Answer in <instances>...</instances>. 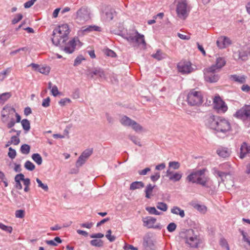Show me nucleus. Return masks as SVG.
<instances>
[{
    "label": "nucleus",
    "mask_w": 250,
    "mask_h": 250,
    "mask_svg": "<svg viewBox=\"0 0 250 250\" xmlns=\"http://www.w3.org/2000/svg\"><path fill=\"white\" fill-rule=\"evenodd\" d=\"M213 107L219 112H225L228 109V107L225 102L218 96H215L213 99Z\"/></svg>",
    "instance_id": "obj_14"
},
{
    "label": "nucleus",
    "mask_w": 250,
    "mask_h": 250,
    "mask_svg": "<svg viewBox=\"0 0 250 250\" xmlns=\"http://www.w3.org/2000/svg\"><path fill=\"white\" fill-rule=\"evenodd\" d=\"M86 75L91 78H93L94 76H98L101 78L105 77L104 71L100 67H95L92 69L88 70L86 72Z\"/></svg>",
    "instance_id": "obj_15"
},
{
    "label": "nucleus",
    "mask_w": 250,
    "mask_h": 250,
    "mask_svg": "<svg viewBox=\"0 0 250 250\" xmlns=\"http://www.w3.org/2000/svg\"><path fill=\"white\" fill-rule=\"evenodd\" d=\"M130 127L136 132H139L143 130V127L134 120Z\"/></svg>",
    "instance_id": "obj_35"
},
{
    "label": "nucleus",
    "mask_w": 250,
    "mask_h": 250,
    "mask_svg": "<svg viewBox=\"0 0 250 250\" xmlns=\"http://www.w3.org/2000/svg\"><path fill=\"white\" fill-rule=\"evenodd\" d=\"M171 212L174 214L179 215L181 218L185 216L184 210L177 206H174L171 209Z\"/></svg>",
    "instance_id": "obj_25"
},
{
    "label": "nucleus",
    "mask_w": 250,
    "mask_h": 250,
    "mask_svg": "<svg viewBox=\"0 0 250 250\" xmlns=\"http://www.w3.org/2000/svg\"><path fill=\"white\" fill-rule=\"evenodd\" d=\"M150 171V168L149 167H146L143 170H139L138 173L140 175H145L147 174V173Z\"/></svg>",
    "instance_id": "obj_63"
},
{
    "label": "nucleus",
    "mask_w": 250,
    "mask_h": 250,
    "mask_svg": "<svg viewBox=\"0 0 250 250\" xmlns=\"http://www.w3.org/2000/svg\"><path fill=\"white\" fill-rule=\"evenodd\" d=\"M156 207L158 209L163 211H167L168 208L167 205L166 203L161 202L157 203Z\"/></svg>",
    "instance_id": "obj_37"
},
{
    "label": "nucleus",
    "mask_w": 250,
    "mask_h": 250,
    "mask_svg": "<svg viewBox=\"0 0 250 250\" xmlns=\"http://www.w3.org/2000/svg\"><path fill=\"white\" fill-rule=\"evenodd\" d=\"M82 31L83 32H90L92 31H100L101 28L96 25H90L88 27H83L82 28Z\"/></svg>",
    "instance_id": "obj_28"
},
{
    "label": "nucleus",
    "mask_w": 250,
    "mask_h": 250,
    "mask_svg": "<svg viewBox=\"0 0 250 250\" xmlns=\"http://www.w3.org/2000/svg\"><path fill=\"white\" fill-rule=\"evenodd\" d=\"M226 64V61L223 58L219 57L216 59V63L215 64L212 65L211 66H214L215 69L219 71L220 69L223 67Z\"/></svg>",
    "instance_id": "obj_22"
},
{
    "label": "nucleus",
    "mask_w": 250,
    "mask_h": 250,
    "mask_svg": "<svg viewBox=\"0 0 250 250\" xmlns=\"http://www.w3.org/2000/svg\"><path fill=\"white\" fill-rule=\"evenodd\" d=\"M234 116L242 120H250V104H245L241 109L237 110Z\"/></svg>",
    "instance_id": "obj_11"
},
{
    "label": "nucleus",
    "mask_w": 250,
    "mask_h": 250,
    "mask_svg": "<svg viewBox=\"0 0 250 250\" xmlns=\"http://www.w3.org/2000/svg\"><path fill=\"white\" fill-rule=\"evenodd\" d=\"M71 102V101L69 98H63L59 102V104L61 106H65L67 104H69Z\"/></svg>",
    "instance_id": "obj_56"
},
{
    "label": "nucleus",
    "mask_w": 250,
    "mask_h": 250,
    "mask_svg": "<svg viewBox=\"0 0 250 250\" xmlns=\"http://www.w3.org/2000/svg\"><path fill=\"white\" fill-rule=\"evenodd\" d=\"M240 232L243 236V240L245 242L249 244V245H250V237L248 236L247 233L242 230H240Z\"/></svg>",
    "instance_id": "obj_42"
},
{
    "label": "nucleus",
    "mask_w": 250,
    "mask_h": 250,
    "mask_svg": "<svg viewBox=\"0 0 250 250\" xmlns=\"http://www.w3.org/2000/svg\"><path fill=\"white\" fill-rule=\"evenodd\" d=\"M32 158L38 165H41L42 162L41 156L38 153H34L32 155Z\"/></svg>",
    "instance_id": "obj_33"
},
{
    "label": "nucleus",
    "mask_w": 250,
    "mask_h": 250,
    "mask_svg": "<svg viewBox=\"0 0 250 250\" xmlns=\"http://www.w3.org/2000/svg\"><path fill=\"white\" fill-rule=\"evenodd\" d=\"M192 206L195 209L201 213H205L207 211V208L204 205H200L197 203H193Z\"/></svg>",
    "instance_id": "obj_30"
},
{
    "label": "nucleus",
    "mask_w": 250,
    "mask_h": 250,
    "mask_svg": "<svg viewBox=\"0 0 250 250\" xmlns=\"http://www.w3.org/2000/svg\"><path fill=\"white\" fill-rule=\"evenodd\" d=\"M180 167V164L178 162L172 161L168 163V169L172 168L174 170L178 169Z\"/></svg>",
    "instance_id": "obj_38"
},
{
    "label": "nucleus",
    "mask_w": 250,
    "mask_h": 250,
    "mask_svg": "<svg viewBox=\"0 0 250 250\" xmlns=\"http://www.w3.org/2000/svg\"><path fill=\"white\" fill-rule=\"evenodd\" d=\"M190 9L187 0H179L176 5L177 16L182 20H185L188 16Z\"/></svg>",
    "instance_id": "obj_5"
},
{
    "label": "nucleus",
    "mask_w": 250,
    "mask_h": 250,
    "mask_svg": "<svg viewBox=\"0 0 250 250\" xmlns=\"http://www.w3.org/2000/svg\"><path fill=\"white\" fill-rule=\"evenodd\" d=\"M133 120L129 118V117L124 116L122 117L120 120L121 124L124 126H131Z\"/></svg>",
    "instance_id": "obj_27"
},
{
    "label": "nucleus",
    "mask_w": 250,
    "mask_h": 250,
    "mask_svg": "<svg viewBox=\"0 0 250 250\" xmlns=\"http://www.w3.org/2000/svg\"><path fill=\"white\" fill-rule=\"evenodd\" d=\"M154 188V186H152L151 184H148L146 186L145 192L146 193V197L147 199L151 198V193L153 189Z\"/></svg>",
    "instance_id": "obj_29"
},
{
    "label": "nucleus",
    "mask_w": 250,
    "mask_h": 250,
    "mask_svg": "<svg viewBox=\"0 0 250 250\" xmlns=\"http://www.w3.org/2000/svg\"><path fill=\"white\" fill-rule=\"evenodd\" d=\"M25 216V211L22 209L17 210L15 212V216L19 218H23Z\"/></svg>",
    "instance_id": "obj_51"
},
{
    "label": "nucleus",
    "mask_w": 250,
    "mask_h": 250,
    "mask_svg": "<svg viewBox=\"0 0 250 250\" xmlns=\"http://www.w3.org/2000/svg\"><path fill=\"white\" fill-rule=\"evenodd\" d=\"M219 71L215 69L214 66H210L204 70V77L205 80L209 83L216 82L219 79V76L217 74Z\"/></svg>",
    "instance_id": "obj_9"
},
{
    "label": "nucleus",
    "mask_w": 250,
    "mask_h": 250,
    "mask_svg": "<svg viewBox=\"0 0 250 250\" xmlns=\"http://www.w3.org/2000/svg\"><path fill=\"white\" fill-rule=\"evenodd\" d=\"M152 57L160 61L166 57V54L163 53L161 50H158L156 53L152 55Z\"/></svg>",
    "instance_id": "obj_31"
},
{
    "label": "nucleus",
    "mask_w": 250,
    "mask_h": 250,
    "mask_svg": "<svg viewBox=\"0 0 250 250\" xmlns=\"http://www.w3.org/2000/svg\"><path fill=\"white\" fill-rule=\"evenodd\" d=\"M247 156H250V146L243 142L240 148L239 158L243 159Z\"/></svg>",
    "instance_id": "obj_18"
},
{
    "label": "nucleus",
    "mask_w": 250,
    "mask_h": 250,
    "mask_svg": "<svg viewBox=\"0 0 250 250\" xmlns=\"http://www.w3.org/2000/svg\"><path fill=\"white\" fill-rule=\"evenodd\" d=\"M125 38L128 42L135 44V45L142 44L144 47L146 46V43L145 40L144 36L140 34L137 31H135L134 34H127Z\"/></svg>",
    "instance_id": "obj_8"
},
{
    "label": "nucleus",
    "mask_w": 250,
    "mask_h": 250,
    "mask_svg": "<svg viewBox=\"0 0 250 250\" xmlns=\"http://www.w3.org/2000/svg\"><path fill=\"white\" fill-rule=\"evenodd\" d=\"M37 1V0H30L26 2L24 4V6L25 8H28L31 7L34 3Z\"/></svg>",
    "instance_id": "obj_61"
},
{
    "label": "nucleus",
    "mask_w": 250,
    "mask_h": 250,
    "mask_svg": "<svg viewBox=\"0 0 250 250\" xmlns=\"http://www.w3.org/2000/svg\"><path fill=\"white\" fill-rule=\"evenodd\" d=\"M23 185L25 186L24 191L25 192H28L29 191V186L30 185V180L29 178H24L23 180Z\"/></svg>",
    "instance_id": "obj_48"
},
{
    "label": "nucleus",
    "mask_w": 250,
    "mask_h": 250,
    "mask_svg": "<svg viewBox=\"0 0 250 250\" xmlns=\"http://www.w3.org/2000/svg\"><path fill=\"white\" fill-rule=\"evenodd\" d=\"M10 70L9 68H7L6 70L2 71L0 73V81H2L6 77L7 74L9 73Z\"/></svg>",
    "instance_id": "obj_52"
},
{
    "label": "nucleus",
    "mask_w": 250,
    "mask_h": 250,
    "mask_svg": "<svg viewBox=\"0 0 250 250\" xmlns=\"http://www.w3.org/2000/svg\"><path fill=\"white\" fill-rule=\"evenodd\" d=\"M102 11V16L104 17L106 21H110L112 20L115 13L114 10L108 6L105 7L104 9H103Z\"/></svg>",
    "instance_id": "obj_19"
},
{
    "label": "nucleus",
    "mask_w": 250,
    "mask_h": 250,
    "mask_svg": "<svg viewBox=\"0 0 250 250\" xmlns=\"http://www.w3.org/2000/svg\"><path fill=\"white\" fill-rule=\"evenodd\" d=\"M25 168L30 171H32L35 168V166L31 162L27 161L24 164Z\"/></svg>",
    "instance_id": "obj_41"
},
{
    "label": "nucleus",
    "mask_w": 250,
    "mask_h": 250,
    "mask_svg": "<svg viewBox=\"0 0 250 250\" xmlns=\"http://www.w3.org/2000/svg\"><path fill=\"white\" fill-rule=\"evenodd\" d=\"M24 176L22 173H20L16 175L15 177V181L16 182L15 187L18 189H21L22 188L21 183V181L24 180Z\"/></svg>",
    "instance_id": "obj_23"
},
{
    "label": "nucleus",
    "mask_w": 250,
    "mask_h": 250,
    "mask_svg": "<svg viewBox=\"0 0 250 250\" xmlns=\"http://www.w3.org/2000/svg\"><path fill=\"white\" fill-rule=\"evenodd\" d=\"M145 187V184L141 181H135L132 182L129 187L130 190H134L137 189H140Z\"/></svg>",
    "instance_id": "obj_26"
},
{
    "label": "nucleus",
    "mask_w": 250,
    "mask_h": 250,
    "mask_svg": "<svg viewBox=\"0 0 250 250\" xmlns=\"http://www.w3.org/2000/svg\"><path fill=\"white\" fill-rule=\"evenodd\" d=\"M146 210L151 214L160 215L161 212L156 210L155 207H147Z\"/></svg>",
    "instance_id": "obj_47"
},
{
    "label": "nucleus",
    "mask_w": 250,
    "mask_h": 250,
    "mask_svg": "<svg viewBox=\"0 0 250 250\" xmlns=\"http://www.w3.org/2000/svg\"><path fill=\"white\" fill-rule=\"evenodd\" d=\"M184 238L186 243L192 248H197L200 243V236L192 229L186 230Z\"/></svg>",
    "instance_id": "obj_6"
},
{
    "label": "nucleus",
    "mask_w": 250,
    "mask_h": 250,
    "mask_svg": "<svg viewBox=\"0 0 250 250\" xmlns=\"http://www.w3.org/2000/svg\"><path fill=\"white\" fill-rule=\"evenodd\" d=\"M218 47L220 48H224L231 44L230 39L226 37H221L216 42Z\"/></svg>",
    "instance_id": "obj_20"
},
{
    "label": "nucleus",
    "mask_w": 250,
    "mask_h": 250,
    "mask_svg": "<svg viewBox=\"0 0 250 250\" xmlns=\"http://www.w3.org/2000/svg\"><path fill=\"white\" fill-rule=\"evenodd\" d=\"M11 95L9 92H6L0 95V104H3L10 98Z\"/></svg>",
    "instance_id": "obj_36"
},
{
    "label": "nucleus",
    "mask_w": 250,
    "mask_h": 250,
    "mask_svg": "<svg viewBox=\"0 0 250 250\" xmlns=\"http://www.w3.org/2000/svg\"><path fill=\"white\" fill-rule=\"evenodd\" d=\"M1 120L3 123H7L8 128H12L16 123L21 122V117L13 107L6 105L1 111Z\"/></svg>",
    "instance_id": "obj_3"
},
{
    "label": "nucleus",
    "mask_w": 250,
    "mask_h": 250,
    "mask_svg": "<svg viewBox=\"0 0 250 250\" xmlns=\"http://www.w3.org/2000/svg\"><path fill=\"white\" fill-rule=\"evenodd\" d=\"M128 138L131 140L135 145H138L139 146H141V144H140V142L139 139L137 137L135 136L129 135Z\"/></svg>",
    "instance_id": "obj_54"
},
{
    "label": "nucleus",
    "mask_w": 250,
    "mask_h": 250,
    "mask_svg": "<svg viewBox=\"0 0 250 250\" xmlns=\"http://www.w3.org/2000/svg\"><path fill=\"white\" fill-rule=\"evenodd\" d=\"M156 219L151 216H148L143 219L144 226L148 228H154L161 229L159 225H154Z\"/></svg>",
    "instance_id": "obj_16"
},
{
    "label": "nucleus",
    "mask_w": 250,
    "mask_h": 250,
    "mask_svg": "<svg viewBox=\"0 0 250 250\" xmlns=\"http://www.w3.org/2000/svg\"><path fill=\"white\" fill-rule=\"evenodd\" d=\"M166 176L169 180L174 182L179 181L182 177V173L181 172H173L170 169H168L166 172Z\"/></svg>",
    "instance_id": "obj_17"
},
{
    "label": "nucleus",
    "mask_w": 250,
    "mask_h": 250,
    "mask_svg": "<svg viewBox=\"0 0 250 250\" xmlns=\"http://www.w3.org/2000/svg\"><path fill=\"white\" fill-rule=\"evenodd\" d=\"M0 229L9 233H11L13 230L12 227L7 226L1 223H0Z\"/></svg>",
    "instance_id": "obj_43"
},
{
    "label": "nucleus",
    "mask_w": 250,
    "mask_h": 250,
    "mask_svg": "<svg viewBox=\"0 0 250 250\" xmlns=\"http://www.w3.org/2000/svg\"><path fill=\"white\" fill-rule=\"evenodd\" d=\"M205 170L201 169L192 171L186 178V181L192 183H196L207 188L209 187V178L205 176Z\"/></svg>",
    "instance_id": "obj_4"
},
{
    "label": "nucleus",
    "mask_w": 250,
    "mask_h": 250,
    "mask_svg": "<svg viewBox=\"0 0 250 250\" xmlns=\"http://www.w3.org/2000/svg\"><path fill=\"white\" fill-rule=\"evenodd\" d=\"M75 19L78 21L85 22L90 19V11L86 6H82L76 13Z\"/></svg>",
    "instance_id": "obj_10"
},
{
    "label": "nucleus",
    "mask_w": 250,
    "mask_h": 250,
    "mask_svg": "<svg viewBox=\"0 0 250 250\" xmlns=\"http://www.w3.org/2000/svg\"><path fill=\"white\" fill-rule=\"evenodd\" d=\"M36 182L38 184L39 187L42 188L45 191H47L48 190V186L46 184H43L39 178H36Z\"/></svg>",
    "instance_id": "obj_49"
},
{
    "label": "nucleus",
    "mask_w": 250,
    "mask_h": 250,
    "mask_svg": "<svg viewBox=\"0 0 250 250\" xmlns=\"http://www.w3.org/2000/svg\"><path fill=\"white\" fill-rule=\"evenodd\" d=\"M207 126L215 130L218 133L227 134L231 130L230 123L227 119L209 114L205 121Z\"/></svg>",
    "instance_id": "obj_2"
},
{
    "label": "nucleus",
    "mask_w": 250,
    "mask_h": 250,
    "mask_svg": "<svg viewBox=\"0 0 250 250\" xmlns=\"http://www.w3.org/2000/svg\"><path fill=\"white\" fill-rule=\"evenodd\" d=\"M30 150V146L28 145L24 144L21 147V151L22 154H28Z\"/></svg>",
    "instance_id": "obj_40"
},
{
    "label": "nucleus",
    "mask_w": 250,
    "mask_h": 250,
    "mask_svg": "<svg viewBox=\"0 0 250 250\" xmlns=\"http://www.w3.org/2000/svg\"><path fill=\"white\" fill-rule=\"evenodd\" d=\"M230 78L232 81L240 83H244L246 81V76L244 75H232L230 76Z\"/></svg>",
    "instance_id": "obj_24"
},
{
    "label": "nucleus",
    "mask_w": 250,
    "mask_h": 250,
    "mask_svg": "<svg viewBox=\"0 0 250 250\" xmlns=\"http://www.w3.org/2000/svg\"><path fill=\"white\" fill-rule=\"evenodd\" d=\"M8 149L9 152L8 153V156L12 159H14L16 157L17 154L16 150L12 147H9Z\"/></svg>",
    "instance_id": "obj_53"
},
{
    "label": "nucleus",
    "mask_w": 250,
    "mask_h": 250,
    "mask_svg": "<svg viewBox=\"0 0 250 250\" xmlns=\"http://www.w3.org/2000/svg\"><path fill=\"white\" fill-rule=\"evenodd\" d=\"M20 142V139L18 136H13L10 139V141L8 142L10 144H13L14 145H18Z\"/></svg>",
    "instance_id": "obj_50"
},
{
    "label": "nucleus",
    "mask_w": 250,
    "mask_h": 250,
    "mask_svg": "<svg viewBox=\"0 0 250 250\" xmlns=\"http://www.w3.org/2000/svg\"><path fill=\"white\" fill-rule=\"evenodd\" d=\"M86 161V160L84 158H83L81 155H80L76 163V167H81L85 163Z\"/></svg>",
    "instance_id": "obj_45"
},
{
    "label": "nucleus",
    "mask_w": 250,
    "mask_h": 250,
    "mask_svg": "<svg viewBox=\"0 0 250 250\" xmlns=\"http://www.w3.org/2000/svg\"><path fill=\"white\" fill-rule=\"evenodd\" d=\"M90 243L92 246L97 247H102L104 245V242L101 239H93Z\"/></svg>",
    "instance_id": "obj_34"
},
{
    "label": "nucleus",
    "mask_w": 250,
    "mask_h": 250,
    "mask_svg": "<svg viewBox=\"0 0 250 250\" xmlns=\"http://www.w3.org/2000/svg\"><path fill=\"white\" fill-rule=\"evenodd\" d=\"M105 237L110 242H113L116 239V237L114 236L111 235V230L110 229L107 231Z\"/></svg>",
    "instance_id": "obj_55"
},
{
    "label": "nucleus",
    "mask_w": 250,
    "mask_h": 250,
    "mask_svg": "<svg viewBox=\"0 0 250 250\" xmlns=\"http://www.w3.org/2000/svg\"><path fill=\"white\" fill-rule=\"evenodd\" d=\"M50 99L49 97H47L43 100L42 103V106L44 107H47L50 105Z\"/></svg>",
    "instance_id": "obj_60"
},
{
    "label": "nucleus",
    "mask_w": 250,
    "mask_h": 250,
    "mask_svg": "<svg viewBox=\"0 0 250 250\" xmlns=\"http://www.w3.org/2000/svg\"><path fill=\"white\" fill-rule=\"evenodd\" d=\"M156 239L151 233H147L144 237L143 245L151 250H155Z\"/></svg>",
    "instance_id": "obj_13"
},
{
    "label": "nucleus",
    "mask_w": 250,
    "mask_h": 250,
    "mask_svg": "<svg viewBox=\"0 0 250 250\" xmlns=\"http://www.w3.org/2000/svg\"><path fill=\"white\" fill-rule=\"evenodd\" d=\"M51 92L52 94L55 97H56L57 96L60 94L58 90V87L56 85H54L53 86H52L51 90Z\"/></svg>",
    "instance_id": "obj_58"
},
{
    "label": "nucleus",
    "mask_w": 250,
    "mask_h": 250,
    "mask_svg": "<svg viewBox=\"0 0 250 250\" xmlns=\"http://www.w3.org/2000/svg\"><path fill=\"white\" fill-rule=\"evenodd\" d=\"M177 227V225L175 223H170L167 226V229L168 231L171 232L174 231Z\"/></svg>",
    "instance_id": "obj_57"
},
{
    "label": "nucleus",
    "mask_w": 250,
    "mask_h": 250,
    "mask_svg": "<svg viewBox=\"0 0 250 250\" xmlns=\"http://www.w3.org/2000/svg\"><path fill=\"white\" fill-rule=\"evenodd\" d=\"M187 99L188 103L192 106L199 105L203 102L202 93L195 89H192L189 92Z\"/></svg>",
    "instance_id": "obj_7"
},
{
    "label": "nucleus",
    "mask_w": 250,
    "mask_h": 250,
    "mask_svg": "<svg viewBox=\"0 0 250 250\" xmlns=\"http://www.w3.org/2000/svg\"><path fill=\"white\" fill-rule=\"evenodd\" d=\"M50 71V67L49 66H40L38 72L47 75Z\"/></svg>",
    "instance_id": "obj_44"
},
{
    "label": "nucleus",
    "mask_w": 250,
    "mask_h": 250,
    "mask_svg": "<svg viewBox=\"0 0 250 250\" xmlns=\"http://www.w3.org/2000/svg\"><path fill=\"white\" fill-rule=\"evenodd\" d=\"M220 244L222 247L226 248L227 250H229V247L226 239L222 238L220 241Z\"/></svg>",
    "instance_id": "obj_59"
},
{
    "label": "nucleus",
    "mask_w": 250,
    "mask_h": 250,
    "mask_svg": "<svg viewBox=\"0 0 250 250\" xmlns=\"http://www.w3.org/2000/svg\"><path fill=\"white\" fill-rule=\"evenodd\" d=\"M69 33L70 30L67 24L60 25L53 30L51 40L53 44L59 46L65 53L71 54L81 42L78 37H74L66 43Z\"/></svg>",
    "instance_id": "obj_1"
},
{
    "label": "nucleus",
    "mask_w": 250,
    "mask_h": 250,
    "mask_svg": "<svg viewBox=\"0 0 250 250\" xmlns=\"http://www.w3.org/2000/svg\"><path fill=\"white\" fill-rule=\"evenodd\" d=\"M216 152L219 156L225 158L230 156L231 151L227 147H220L217 150Z\"/></svg>",
    "instance_id": "obj_21"
},
{
    "label": "nucleus",
    "mask_w": 250,
    "mask_h": 250,
    "mask_svg": "<svg viewBox=\"0 0 250 250\" xmlns=\"http://www.w3.org/2000/svg\"><path fill=\"white\" fill-rule=\"evenodd\" d=\"M21 124L22 126L23 129L26 131L27 132L29 131L30 129V124L29 121L27 119H23L21 121Z\"/></svg>",
    "instance_id": "obj_32"
},
{
    "label": "nucleus",
    "mask_w": 250,
    "mask_h": 250,
    "mask_svg": "<svg viewBox=\"0 0 250 250\" xmlns=\"http://www.w3.org/2000/svg\"><path fill=\"white\" fill-rule=\"evenodd\" d=\"M23 16L21 14H17L15 15L14 18L12 21V23L13 24H15L17 23L18 22H19L21 19H22Z\"/></svg>",
    "instance_id": "obj_46"
},
{
    "label": "nucleus",
    "mask_w": 250,
    "mask_h": 250,
    "mask_svg": "<svg viewBox=\"0 0 250 250\" xmlns=\"http://www.w3.org/2000/svg\"><path fill=\"white\" fill-rule=\"evenodd\" d=\"M105 53L107 56L111 57H115L116 56V53L110 49H107Z\"/></svg>",
    "instance_id": "obj_64"
},
{
    "label": "nucleus",
    "mask_w": 250,
    "mask_h": 250,
    "mask_svg": "<svg viewBox=\"0 0 250 250\" xmlns=\"http://www.w3.org/2000/svg\"><path fill=\"white\" fill-rule=\"evenodd\" d=\"M93 149L92 148H88L85 149L82 154L81 156L84 158L86 160L88 159V158L92 154Z\"/></svg>",
    "instance_id": "obj_39"
},
{
    "label": "nucleus",
    "mask_w": 250,
    "mask_h": 250,
    "mask_svg": "<svg viewBox=\"0 0 250 250\" xmlns=\"http://www.w3.org/2000/svg\"><path fill=\"white\" fill-rule=\"evenodd\" d=\"M160 177V174L159 172H156L154 175L150 176V179L153 182L157 181Z\"/></svg>",
    "instance_id": "obj_62"
},
{
    "label": "nucleus",
    "mask_w": 250,
    "mask_h": 250,
    "mask_svg": "<svg viewBox=\"0 0 250 250\" xmlns=\"http://www.w3.org/2000/svg\"><path fill=\"white\" fill-rule=\"evenodd\" d=\"M178 71L183 74H188L194 71L192 64L189 62L181 61L177 64Z\"/></svg>",
    "instance_id": "obj_12"
}]
</instances>
